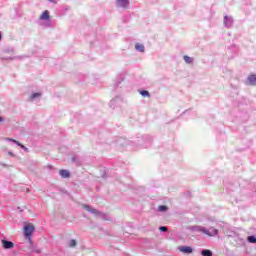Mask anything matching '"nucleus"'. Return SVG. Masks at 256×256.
<instances>
[{
	"label": "nucleus",
	"mask_w": 256,
	"mask_h": 256,
	"mask_svg": "<svg viewBox=\"0 0 256 256\" xmlns=\"http://www.w3.org/2000/svg\"><path fill=\"white\" fill-rule=\"evenodd\" d=\"M151 143H153V138L149 135H144L140 140H137V146H135V142L129 141L123 137H119L115 141V145L118 149H121V147H132L130 151H137V149H141V147L147 149V147H151Z\"/></svg>",
	"instance_id": "nucleus-1"
},
{
	"label": "nucleus",
	"mask_w": 256,
	"mask_h": 256,
	"mask_svg": "<svg viewBox=\"0 0 256 256\" xmlns=\"http://www.w3.org/2000/svg\"><path fill=\"white\" fill-rule=\"evenodd\" d=\"M40 21L42 27H45L46 29H51V27H53V22H51V16L49 15L48 10H45L41 16H40Z\"/></svg>",
	"instance_id": "nucleus-2"
},
{
	"label": "nucleus",
	"mask_w": 256,
	"mask_h": 256,
	"mask_svg": "<svg viewBox=\"0 0 256 256\" xmlns=\"http://www.w3.org/2000/svg\"><path fill=\"white\" fill-rule=\"evenodd\" d=\"M83 209L88 211V213H92L93 215H97V217H101V219H104L105 221H109V216L107 214L101 213V212H99V210H97L87 204L83 205Z\"/></svg>",
	"instance_id": "nucleus-3"
},
{
	"label": "nucleus",
	"mask_w": 256,
	"mask_h": 256,
	"mask_svg": "<svg viewBox=\"0 0 256 256\" xmlns=\"http://www.w3.org/2000/svg\"><path fill=\"white\" fill-rule=\"evenodd\" d=\"M225 129V124L223 122H216L214 125V131L217 141H223V130Z\"/></svg>",
	"instance_id": "nucleus-4"
},
{
	"label": "nucleus",
	"mask_w": 256,
	"mask_h": 256,
	"mask_svg": "<svg viewBox=\"0 0 256 256\" xmlns=\"http://www.w3.org/2000/svg\"><path fill=\"white\" fill-rule=\"evenodd\" d=\"M33 233H35V226H33V224H27L24 226V237H26L28 241H31Z\"/></svg>",
	"instance_id": "nucleus-5"
},
{
	"label": "nucleus",
	"mask_w": 256,
	"mask_h": 256,
	"mask_svg": "<svg viewBox=\"0 0 256 256\" xmlns=\"http://www.w3.org/2000/svg\"><path fill=\"white\" fill-rule=\"evenodd\" d=\"M123 103H124L123 97L117 96L110 101L109 105L111 109H117V107H123Z\"/></svg>",
	"instance_id": "nucleus-6"
},
{
	"label": "nucleus",
	"mask_w": 256,
	"mask_h": 256,
	"mask_svg": "<svg viewBox=\"0 0 256 256\" xmlns=\"http://www.w3.org/2000/svg\"><path fill=\"white\" fill-rule=\"evenodd\" d=\"M29 246L28 249L32 253H36L37 255L41 254V249L37 247L35 243H33V240H28Z\"/></svg>",
	"instance_id": "nucleus-7"
},
{
	"label": "nucleus",
	"mask_w": 256,
	"mask_h": 256,
	"mask_svg": "<svg viewBox=\"0 0 256 256\" xmlns=\"http://www.w3.org/2000/svg\"><path fill=\"white\" fill-rule=\"evenodd\" d=\"M238 51L239 48L237 47V45L233 44L231 46H228V52L231 53V55L228 56V59H233V57L235 56V54H237Z\"/></svg>",
	"instance_id": "nucleus-8"
},
{
	"label": "nucleus",
	"mask_w": 256,
	"mask_h": 256,
	"mask_svg": "<svg viewBox=\"0 0 256 256\" xmlns=\"http://www.w3.org/2000/svg\"><path fill=\"white\" fill-rule=\"evenodd\" d=\"M178 250L181 253H184V255H191V253H193V247L191 246H180L178 247Z\"/></svg>",
	"instance_id": "nucleus-9"
},
{
	"label": "nucleus",
	"mask_w": 256,
	"mask_h": 256,
	"mask_svg": "<svg viewBox=\"0 0 256 256\" xmlns=\"http://www.w3.org/2000/svg\"><path fill=\"white\" fill-rule=\"evenodd\" d=\"M1 243H2L3 249H13V247H15V243L7 239H2Z\"/></svg>",
	"instance_id": "nucleus-10"
},
{
	"label": "nucleus",
	"mask_w": 256,
	"mask_h": 256,
	"mask_svg": "<svg viewBox=\"0 0 256 256\" xmlns=\"http://www.w3.org/2000/svg\"><path fill=\"white\" fill-rule=\"evenodd\" d=\"M191 230L192 231H200L201 233H204V235H211V232H209V230H207V228H205L203 226H192Z\"/></svg>",
	"instance_id": "nucleus-11"
},
{
	"label": "nucleus",
	"mask_w": 256,
	"mask_h": 256,
	"mask_svg": "<svg viewBox=\"0 0 256 256\" xmlns=\"http://www.w3.org/2000/svg\"><path fill=\"white\" fill-rule=\"evenodd\" d=\"M116 5L122 9H129V0H117Z\"/></svg>",
	"instance_id": "nucleus-12"
},
{
	"label": "nucleus",
	"mask_w": 256,
	"mask_h": 256,
	"mask_svg": "<svg viewBox=\"0 0 256 256\" xmlns=\"http://www.w3.org/2000/svg\"><path fill=\"white\" fill-rule=\"evenodd\" d=\"M233 23H235V20L231 16H225V27L231 28L233 27Z\"/></svg>",
	"instance_id": "nucleus-13"
},
{
	"label": "nucleus",
	"mask_w": 256,
	"mask_h": 256,
	"mask_svg": "<svg viewBox=\"0 0 256 256\" xmlns=\"http://www.w3.org/2000/svg\"><path fill=\"white\" fill-rule=\"evenodd\" d=\"M247 85L255 86L256 85V74H251L247 78Z\"/></svg>",
	"instance_id": "nucleus-14"
},
{
	"label": "nucleus",
	"mask_w": 256,
	"mask_h": 256,
	"mask_svg": "<svg viewBox=\"0 0 256 256\" xmlns=\"http://www.w3.org/2000/svg\"><path fill=\"white\" fill-rule=\"evenodd\" d=\"M6 141H11L12 143H15L18 147H21V149H24V151H28V148L25 147V145L21 144V142L13 139V138H6Z\"/></svg>",
	"instance_id": "nucleus-15"
},
{
	"label": "nucleus",
	"mask_w": 256,
	"mask_h": 256,
	"mask_svg": "<svg viewBox=\"0 0 256 256\" xmlns=\"http://www.w3.org/2000/svg\"><path fill=\"white\" fill-rule=\"evenodd\" d=\"M59 175L62 179H69V177H71V172H69V170L62 169L59 171Z\"/></svg>",
	"instance_id": "nucleus-16"
},
{
	"label": "nucleus",
	"mask_w": 256,
	"mask_h": 256,
	"mask_svg": "<svg viewBox=\"0 0 256 256\" xmlns=\"http://www.w3.org/2000/svg\"><path fill=\"white\" fill-rule=\"evenodd\" d=\"M123 81H125V74H119L116 77L115 87H119V85H121V83H123Z\"/></svg>",
	"instance_id": "nucleus-17"
},
{
	"label": "nucleus",
	"mask_w": 256,
	"mask_h": 256,
	"mask_svg": "<svg viewBox=\"0 0 256 256\" xmlns=\"http://www.w3.org/2000/svg\"><path fill=\"white\" fill-rule=\"evenodd\" d=\"M200 255L202 256H213V251L209 249H202L200 252Z\"/></svg>",
	"instance_id": "nucleus-18"
},
{
	"label": "nucleus",
	"mask_w": 256,
	"mask_h": 256,
	"mask_svg": "<svg viewBox=\"0 0 256 256\" xmlns=\"http://www.w3.org/2000/svg\"><path fill=\"white\" fill-rule=\"evenodd\" d=\"M135 49H136V51H139L140 53H145V46H143L141 44H136Z\"/></svg>",
	"instance_id": "nucleus-19"
},
{
	"label": "nucleus",
	"mask_w": 256,
	"mask_h": 256,
	"mask_svg": "<svg viewBox=\"0 0 256 256\" xmlns=\"http://www.w3.org/2000/svg\"><path fill=\"white\" fill-rule=\"evenodd\" d=\"M139 93L142 97H151V94L147 90H140Z\"/></svg>",
	"instance_id": "nucleus-20"
},
{
	"label": "nucleus",
	"mask_w": 256,
	"mask_h": 256,
	"mask_svg": "<svg viewBox=\"0 0 256 256\" xmlns=\"http://www.w3.org/2000/svg\"><path fill=\"white\" fill-rule=\"evenodd\" d=\"M248 243H256V236L255 235H250L247 237Z\"/></svg>",
	"instance_id": "nucleus-21"
},
{
	"label": "nucleus",
	"mask_w": 256,
	"mask_h": 256,
	"mask_svg": "<svg viewBox=\"0 0 256 256\" xmlns=\"http://www.w3.org/2000/svg\"><path fill=\"white\" fill-rule=\"evenodd\" d=\"M38 97H41V93L39 92H34L31 96H30V99L31 101L35 100V99H38Z\"/></svg>",
	"instance_id": "nucleus-22"
},
{
	"label": "nucleus",
	"mask_w": 256,
	"mask_h": 256,
	"mask_svg": "<svg viewBox=\"0 0 256 256\" xmlns=\"http://www.w3.org/2000/svg\"><path fill=\"white\" fill-rule=\"evenodd\" d=\"M184 61H185V63L191 64V63H193V58L185 55L184 56Z\"/></svg>",
	"instance_id": "nucleus-23"
},
{
	"label": "nucleus",
	"mask_w": 256,
	"mask_h": 256,
	"mask_svg": "<svg viewBox=\"0 0 256 256\" xmlns=\"http://www.w3.org/2000/svg\"><path fill=\"white\" fill-rule=\"evenodd\" d=\"M158 211H160V213H165V211H167V206L166 205H160L158 207Z\"/></svg>",
	"instance_id": "nucleus-24"
},
{
	"label": "nucleus",
	"mask_w": 256,
	"mask_h": 256,
	"mask_svg": "<svg viewBox=\"0 0 256 256\" xmlns=\"http://www.w3.org/2000/svg\"><path fill=\"white\" fill-rule=\"evenodd\" d=\"M68 245H69V247H75L77 245V240H75V239L70 240Z\"/></svg>",
	"instance_id": "nucleus-25"
},
{
	"label": "nucleus",
	"mask_w": 256,
	"mask_h": 256,
	"mask_svg": "<svg viewBox=\"0 0 256 256\" xmlns=\"http://www.w3.org/2000/svg\"><path fill=\"white\" fill-rule=\"evenodd\" d=\"M159 231H161V233H167L168 229L166 226H160Z\"/></svg>",
	"instance_id": "nucleus-26"
},
{
	"label": "nucleus",
	"mask_w": 256,
	"mask_h": 256,
	"mask_svg": "<svg viewBox=\"0 0 256 256\" xmlns=\"http://www.w3.org/2000/svg\"><path fill=\"white\" fill-rule=\"evenodd\" d=\"M50 3H56L55 0H48Z\"/></svg>",
	"instance_id": "nucleus-27"
},
{
	"label": "nucleus",
	"mask_w": 256,
	"mask_h": 256,
	"mask_svg": "<svg viewBox=\"0 0 256 256\" xmlns=\"http://www.w3.org/2000/svg\"><path fill=\"white\" fill-rule=\"evenodd\" d=\"M1 39H3V34H1V32H0V41H1Z\"/></svg>",
	"instance_id": "nucleus-28"
},
{
	"label": "nucleus",
	"mask_w": 256,
	"mask_h": 256,
	"mask_svg": "<svg viewBox=\"0 0 256 256\" xmlns=\"http://www.w3.org/2000/svg\"><path fill=\"white\" fill-rule=\"evenodd\" d=\"M3 122V117L0 116V123Z\"/></svg>",
	"instance_id": "nucleus-29"
},
{
	"label": "nucleus",
	"mask_w": 256,
	"mask_h": 256,
	"mask_svg": "<svg viewBox=\"0 0 256 256\" xmlns=\"http://www.w3.org/2000/svg\"><path fill=\"white\" fill-rule=\"evenodd\" d=\"M9 155H13V153L9 152Z\"/></svg>",
	"instance_id": "nucleus-30"
},
{
	"label": "nucleus",
	"mask_w": 256,
	"mask_h": 256,
	"mask_svg": "<svg viewBox=\"0 0 256 256\" xmlns=\"http://www.w3.org/2000/svg\"><path fill=\"white\" fill-rule=\"evenodd\" d=\"M228 73H230V75H231V71H228Z\"/></svg>",
	"instance_id": "nucleus-31"
}]
</instances>
